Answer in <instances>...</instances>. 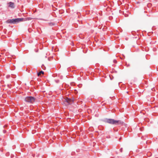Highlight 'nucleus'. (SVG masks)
<instances>
[{
	"mask_svg": "<svg viewBox=\"0 0 158 158\" xmlns=\"http://www.w3.org/2000/svg\"><path fill=\"white\" fill-rule=\"evenodd\" d=\"M103 121L105 122L108 123L112 124H123L124 122L121 120H116L112 119H105Z\"/></svg>",
	"mask_w": 158,
	"mask_h": 158,
	"instance_id": "obj_1",
	"label": "nucleus"
},
{
	"mask_svg": "<svg viewBox=\"0 0 158 158\" xmlns=\"http://www.w3.org/2000/svg\"><path fill=\"white\" fill-rule=\"evenodd\" d=\"M23 20L24 19L23 18L13 19H8L6 21V22L8 23L16 24Z\"/></svg>",
	"mask_w": 158,
	"mask_h": 158,
	"instance_id": "obj_2",
	"label": "nucleus"
},
{
	"mask_svg": "<svg viewBox=\"0 0 158 158\" xmlns=\"http://www.w3.org/2000/svg\"><path fill=\"white\" fill-rule=\"evenodd\" d=\"M35 98L32 96H28L25 98V101L27 102L33 103L35 101Z\"/></svg>",
	"mask_w": 158,
	"mask_h": 158,
	"instance_id": "obj_3",
	"label": "nucleus"
},
{
	"mask_svg": "<svg viewBox=\"0 0 158 158\" xmlns=\"http://www.w3.org/2000/svg\"><path fill=\"white\" fill-rule=\"evenodd\" d=\"M8 4L9 5V6L11 8H14L15 7L14 3L13 2H10L8 3Z\"/></svg>",
	"mask_w": 158,
	"mask_h": 158,
	"instance_id": "obj_4",
	"label": "nucleus"
},
{
	"mask_svg": "<svg viewBox=\"0 0 158 158\" xmlns=\"http://www.w3.org/2000/svg\"><path fill=\"white\" fill-rule=\"evenodd\" d=\"M73 102V100L72 99L68 98L67 103H66L65 104L66 105H69L70 104H71Z\"/></svg>",
	"mask_w": 158,
	"mask_h": 158,
	"instance_id": "obj_5",
	"label": "nucleus"
},
{
	"mask_svg": "<svg viewBox=\"0 0 158 158\" xmlns=\"http://www.w3.org/2000/svg\"><path fill=\"white\" fill-rule=\"evenodd\" d=\"M41 74H44V72L42 71H41L40 72H39V73H37V75L38 76H39Z\"/></svg>",
	"mask_w": 158,
	"mask_h": 158,
	"instance_id": "obj_6",
	"label": "nucleus"
},
{
	"mask_svg": "<svg viewBox=\"0 0 158 158\" xmlns=\"http://www.w3.org/2000/svg\"><path fill=\"white\" fill-rule=\"evenodd\" d=\"M31 18L30 17H28L25 18V19H24V21H27V20H30L31 19Z\"/></svg>",
	"mask_w": 158,
	"mask_h": 158,
	"instance_id": "obj_7",
	"label": "nucleus"
},
{
	"mask_svg": "<svg viewBox=\"0 0 158 158\" xmlns=\"http://www.w3.org/2000/svg\"><path fill=\"white\" fill-rule=\"evenodd\" d=\"M63 101L65 103V104L66 103H67L68 102V98L64 99Z\"/></svg>",
	"mask_w": 158,
	"mask_h": 158,
	"instance_id": "obj_8",
	"label": "nucleus"
},
{
	"mask_svg": "<svg viewBox=\"0 0 158 158\" xmlns=\"http://www.w3.org/2000/svg\"><path fill=\"white\" fill-rule=\"evenodd\" d=\"M49 25L51 26L54 25L55 24V23H49Z\"/></svg>",
	"mask_w": 158,
	"mask_h": 158,
	"instance_id": "obj_9",
	"label": "nucleus"
},
{
	"mask_svg": "<svg viewBox=\"0 0 158 158\" xmlns=\"http://www.w3.org/2000/svg\"><path fill=\"white\" fill-rule=\"evenodd\" d=\"M113 62H114V63H117V61H116V60H113Z\"/></svg>",
	"mask_w": 158,
	"mask_h": 158,
	"instance_id": "obj_10",
	"label": "nucleus"
},
{
	"mask_svg": "<svg viewBox=\"0 0 158 158\" xmlns=\"http://www.w3.org/2000/svg\"><path fill=\"white\" fill-rule=\"evenodd\" d=\"M119 151H120L121 152H122V151H123V148H121L120 149Z\"/></svg>",
	"mask_w": 158,
	"mask_h": 158,
	"instance_id": "obj_11",
	"label": "nucleus"
},
{
	"mask_svg": "<svg viewBox=\"0 0 158 158\" xmlns=\"http://www.w3.org/2000/svg\"><path fill=\"white\" fill-rule=\"evenodd\" d=\"M6 130H3V133H6Z\"/></svg>",
	"mask_w": 158,
	"mask_h": 158,
	"instance_id": "obj_12",
	"label": "nucleus"
},
{
	"mask_svg": "<svg viewBox=\"0 0 158 158\" xmlns=\"http://www.w3.org/2000/svg\"><path fill=\"white\" fill-rule=\"evenodd\" d=\"M7 126L6 125H5L3 126L4 128L5 127H6Z\"/></svg>",
	"mask_w": 158,
	"mask_h": 158,
	"instance_id": "obj_13",
	"label": "nucleus"
}]
</instances>
